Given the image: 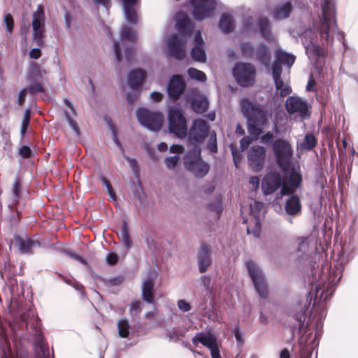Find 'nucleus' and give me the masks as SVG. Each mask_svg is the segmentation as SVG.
Returning a JSON list of instances; mask_svg holds the SVG:
<instances>
[{"mask_svg": "<svg viewBox=\"0 0 358 358\" xmlns=\"http://www.w3.org/2000/svg\"><path fill=\"white\" fill-rule=\"evenodd\" d=\"M117 236L120 241L124 245V247L129 250L132 245V240L129 234V229L128 224L124 221L120 232L117 233Z\"/></svg>", "mask_w": 358, "mask_h": 358, "instance_id": "c85d7f7f", "label": "nucleus"}, {"mask_svg": "<svg viewBox=\"0 0 358 358\" xmlns=\"http://www.w3.org/2000/svg\"><path fill=\"white\" fill-rule=\"evenodd\" d=\"M99 179L102 182L103 185L106 186L108 194L113 201H117L116 194L110 182V181L103 175H100Z\"/></svg>", "mask_w": 358, "mask_h": 358, "instance_id": "37998d69", "label": "nucleus"}, {"mask_svg": "<svg viewBox=\"0 0 358 358\" xmlns=\"http://www.w3.org/2000/svg\"><path fill=\"white\" fill-rule=\"evenodd\" d=\"M137 118L143 127L154 131H158L164 122L163 114L152 112L145 108H139L136 111Z\"/></svg>", "mask_w": 358, "mask_h": 358, "instance_id": "6e6552de", "label": "nucleus"}, {"mask_svg": "<svg viewBox=\"0 0 358 358\" xmlns=\"http://www.w3.org/2000/svg\"><path fill=\"white\" fill-rule=\"evenodd\" d=\"M258 26L262 37L268 42L273 41L275 38L271 30L270 21L266 17L258 20Z\"/></svg>", "mask_w": 358, "mask_h": 358, "instance_id": "393cba45", "label": "nucleus"}, {"mask_svg": "<svg viewBox=\"0 0 358 358\" xmlns=\"http://www.w3.org/2000/svg\"><path fill=\"white\" fill-rule=\"evenodd\" d=\"M219 27L224 33L228 34L231 32L235 28V24L231 15L229 14L222 15Z\"/></svg>", "mask_w": 358, "mask_h": 358, "instance_id": "c756f323", "label": "nucleus"}, {"mask_svg": "<svg viewBox=\"0 0 358 358\" xmlns=\"http://www.w3.org/2000/svg\"><path fill=\"white\" fill-rule=\"evenodd\" d=\"M114 51L117 62H120L122 61V57L121 53L120 45L118 41L114 42Z\"/></svg>", "mask_w": 358, "mask_h": 358, "instance_id": "e2e57ef3", "label": "nucleus"}, {"mask_svg": "<svg viewBox=\"0 0 358 358\" xmlns=\"http://www.w3.org/2000/svg\"><path fill=\"white\" fill-rule=\"evenodd\" d=\"M207 148L212 153H216L217 152V137L216 133L214 131L210 133V138L207 144Z\"/></svg>", "mask_w": 358, "mask_h": 358, "instance_id": "a18cd8bd", "label": "nucleus"}, {"mask_svg": "<svg viewBox=\"0 0 358 358\" xmlns=\"http://www.w3.org/2000/svg\"><path fill=\"white\" fill-rule=\"evenodd\" d=\"M180 159L178 155L166 157L164 159L165 164L169 169H173L178 164Z\"/></svg>", "mask_w": 358, "mask_h": 358, "instance_id": "8fccbe9b", "label": "nucleus"}, {"mask_svg": "<svg viewBox=\"0 0 358 358\" xmlns=\"http://www.w3.org/2000/svg\"><path fill=\"white\" fill-rule=\"evenodd\" d=\"M120 35L122 41L134 42L136 39V32L131 28L128 27L122 28Z\"/></svg>", "mask_w": 358, "mask_h": 358, "instance_id": "58836bf2", "label": "nucleus"}, {"mask_svg": "<svg viewBox=\"0 0 358 358\" xmlns=\"http://www.w3.org/2000/svg\"><path fill=\"white\" fill-rule=\"evenodd\" d=\"M194 7L193 15L196 20L209 17L216 6L215 0H191Z\"/></svg>", "mask_w": 358, "mask_h": 358, "instance_id": "ddd939ff", "label": "nucleus"}, {"mask_svg": "<svg viewBox=\"0 0 358 358\" xmlns=\"http://www.w3.org/2000/svg\"><path fill=\"white\" fill-rule=\"evenodd\" d=\"M285 106L288 113H297L302 120L308 119L310 117V106L299 96H289L285 101Z\"/></svg>", "mask_w": 358, "mask_h": 358, "instance_id": "9b49d317", "label": "nucleus"}, {"mask_svg": "<svg viewBox=\"0 0 358 358\" xmlns=\"http://www.w3.org/2000/svg\"><path fill=\"white\" fill-rule=\"evenodd\" d=\"M209 131L208 123L202 119L194 120L189 131L188 145L199 146L207 136Z\"/></svg>", "mask_w": 358, "mask_h": 358, "instance_id": "9d476101", "label": "nucleus"}, {"mask_svg": "<svg viewBox=\"0 0 358 358\" xmlns=\"http://www.w3.org/2000/svg\"><path fill=\"white\" fill-rule=\"evenodd\" d=\"M31 119V110L30 109L27 108L25 110L24 113V116L21 125V129H20V134L21 136L23 137L24 136L25 134L27 131L28 127L29 125Z\"/></svg>", "mask_w": 358, "mask_h": 358, "instance_id": "79ce46f5", "label": "nucleus"}, {"mask_svg": "<svg viewBox=\"0 0 358 358\" xmlns=\"http://www.w3.org/2000/svg\"><path fill=\"white\" fill-rule=\"evenodd\" d=\"M118 262V256L116 253L110 252L107 255V262L110 265H115Z\"/></svg>", "mask_w": 358, "mask_h": 358, "instance_id": "0e129e2a", "label": "nucleus"}, {"mask_svg": "<svg viewBox=\"0 0 358 358\" xmlns=\"http://www.w3.org/2000/svg\"><path fill=\"white\" fill-rule=\"evenodd\" d=\"M210 252L209 247L206 244H202L198 255L199 272L201 273H205L211 265Z\"/></svg>", "mask_w": 358, "mask_h": 358, "instance_id": "4be33fe9", "label": "nucleus"}, {"mask_svg": "<svg viewBox=\"0 0 358 358\" xmlns=\"http://www.w3.org/2000/svg\"><path fill=\"white\" fill-rule=\"evenodd\" d=\"M292 10V6L290 2H286L281 6L275 8L272 12V17L275 20H282L287 18Z\"/></svg>", "mask_w": 358, "mask_h": 358, "instance_id": "bb28decb", "label": "nucleus"}, {"mask_svg": "<svg viewBox=\"0 0 358 358\" xmlns=\"http://www.w3.org/2000/svg\"><path fill=\"white\" fill-rule=\"evenodd\" d=\"M275 59L272 64V71H275V68L282 73V65H285L290 68L294 63L296 57L290 53L286 52L281 49H277L275 51Z\"/></svg>", "mask_w": 358, "mask_h": 358, "instance_id": "a211bd4d", "label": "nucleus"}, {"mask_svg": "<svg viewBox=\"0 0 358 358\" xmlns=\"http://www.w3.org/2000/svg\"><path fill=\"white\" fill-rule=\"evenodd\" d=\"M36 345L40 348L41 351L44 356H45L46 353L48 355V348L46 347L44 344L41 333L39 334L38 338H37Z\"/></svg>", "mask_w": 358, "mask_h": 358, "instance_id": "6e6d98bb", "label": "nucleus"}, {"mask_svg": "<svg viewBox=\"0 0 358 358\" xmlns=\"http://www.w3.org/2000/svg\"><path fill=\"white\" fill-rule=\"evenodd\" d=\"M280 187H281L280 194L282 195H283V196L284 195H290V196L295 195L294 193L296 191V188H294L290 185L288 186L286 184H284L283 182Z\"/></svg>", "mask_w": 358, "mask_h": 358, "instance_id": "5fc2aeb1", "label": "nucleus"}, {"mask_svg": "<svg viewBox=\"0 0 358 358\" xmlns=\"http://www.w3.org/2000/svg\"><path fill=\"white\" fill-rule=\"evenodd\" d=\"M191 55L192 59L196 62H206V55L204 45H194L191 51Z\"/></svg>", "mask_w": 358, "mask_h": 358, "instance_id": "473e14b6", "label": "nucleus"}, {"mask_svg": "<svg viewBox=\"0 0 358 358\" xmlns=\"http://www.w3.org/2000/svg\"><path fill=\"white\" fill-rule=\"evenodd\" d=\"M189 22L188 15L185 13H180L178 15L176 27L178 31L186 32Z\"/></svg>", "mask_w": 358, "mask_h": 358, "instance_id": "c9c22d12", "label": "nucleus"}, {"mask_svg": "<svg viewBox=\"0 0 358 358\" xmlns=\"http://www.w3.org/2000/svg\"><path fill=\"white\" fill-rule=\"evenodd\" d=\"M273 134L271 131H268L261 137V142L264 144H270L273 143Z\"/></svg>", "mask_w": 358, "mask_h": 358, "instance_id": "052dcab7", "label": "nucleus"}, {"mask_svg": "<svg viewBox=\"0 0 358 358\" xmlns=\"http://www.w3.org/2000/svg\"><path fill=\"white\" fill-rule=\"evenodd\" d=\"M208 209L216 212L217 217H219L220 213L222 212V201L219 199H216L213 203H210L208 205Z\"/></svg>", "mask_w": 358, "mask_h": 358, "instance_id": "de8ad7c7", "label": "nucleus"}, {"mask_svg": "<svg viewBox=\"0 0 358 358\" xmlns=\"http://www.w3.org/2000/svg\"><path fill=\"white\" fill-rule=\"evenodd\" d=\"M169 130L180 138L187 134V120L182 111L178 108H171L168 113Z\"/></svg>", "mask_w": 358, "mask_h": 358, "instance_id": "423d86ee", "label": "nucleus"}, {"mask_svg": "<svg viewBox=\"0 0 358 358\" xmlns=\"http://www.w3.org/2000/svg\"><path fill=\"white\" fill-rule=\"evenodd\" d=\"M282 185L281 176L277 171L266 173L262 182V189L264 195H270L278 190Z\"/></svg>", "mask_w": 358, "mask_h": 358, "instance_id": "4468645a", "label": "nucleus"}, {"mask_svg": "<svg viewBox=\"0 0 358 358\" xmlns=\"http://www.w3.org/2000/svg\"><path fill=\"white\" fill-rule=\"evenodd\" d=\"M192 343L194 345H196L198 343H201L203 345L208 348L210 350L211 355L215 352H217L220 351L216 338L210 334L206 336L203 333L197 334L192 338Z\"/></svg>", "mask_w": 358, "mask_h": 358, "instance_id": "aec40b11", "label": "nucleus"}, {"mask_svg": "<svg viewBox=\"0 0 358 358\" xmlns=\"http://www.w3.org/2000/svg\"><path fill=\"white\" fill-rule=\"evenodd\" d=\"M27 93H29V92L26 88L22 89L20 92L17 97V103L19 106H22L24 103Z\"/></svg>", "mask_w": 358, "mask_h": 358, "instance_id": "680f3d73", "label": "nucleus"}, {"mask_svg": "<svg viewBox=\"0 0 358 358\" xmlns=\"http://www.w3.org/2000/svg\"><path fill=\"white\" fill-rule=\"evenodd\" d=\"M166 336L169 338L170 340H173L174 338L178 339L183 335L179 329L174 328L169 331Z\"/></svg>", "mask_w": 358, "mask_h": 358, "instance_id": "bf43d9fd", "label": "nucleus"}, {"mask_svg": "<svg viewBox=\"0 0 358 358\" xmlns=\"http://www.w3.org/2000/svg\"><path fill=\"white\" fill-rule=\"evenodd\" d=\"M301 203L298 195H292L285 201L284 208L287 214L296 216L301 212Z\"/></svg>", "mask_w": 358, "mask_h": 358, "instance_id": "5701e85b", "label": "nucleus"}, {"mask_svg": "<svg viewBox=\"0 0 358 358\" xmlns=\"http://www.w3.org/2000/svg\"><path fill=\"white\" fill-rule=\"evenodd\" d=\"M252 139L250 136H246L242 138L240 141V147L242 150H245L248 149L250 143H252Z\"/></svg>", "mask_w": 358, "mask_h": 358, "instance_id": "13d9d810", "label": "nucleus"}, {"mask_svg": "<svg viewBox=\"0 0 358 358\" xmlns=\"http://www.w3.org/2000/svg\"><path fill=\"white\" fill-rule=\"evenodd\" d=\"M184 164L187 170L196 178L204 177L209 171V164L202 160L201 148L195 146L187 152L185 157Z\"/></svg>", "mask_w": 358, "mask_h": 358, "instance_id": "f03ea898", "label": "nucleus"}, {"mask_svg": "<svg viewBox=\"0 0 358 358\" xmlns=\"http://www.w3.org/2000/svg\"><path fill=\"white\" fill-rule=\"evenodd\" d=\"M266 150L260 145L252 146L248 153V164L255 172L262 171L264 166Z\"/></svg>", "mask_w": 358, "mask_h": 358, "instance_id": "f8f14e48", "label": "nucleus"}, {"mask_svg": "<svg viewBox=\"0 0 358 358\" xmlns=\"http://www.w3.org/2000/svg\"><path fill=\"white\" fill-rule=\"evenodd\" d=\"M118 334L121 338H127L129 335L130 324L127 319H120L117 323Z\"/></svg>", "mask_w": 358, "mask_h": 358, "instance_id": "f704fd0d", "label": "nucleus"}, {"mask_svg": "<svg viewBox=\"0 0 358 358\" xmlns=\"http://www.w3.org/2000/svg\"><path fill=\"white\" fill-rule=\"evenodd\" d=\"M186 87L185 82L180 75L173 76L167 85V92L170 99L175 101L179 99Z\"/></svg>", "mask_w": 358, "mask_h": 358, "instance_id": "f3484780", "label": "nucleus"}, {"mask_svg": "<svg viewBox=\"0 0 358 358\" xmlns=\"http://www.w3.org/2000/svg\"><path fill=\"white\" fill-rule=\"evenodd\" d=\"M64 115H65L66 118L68 120L69 124L71 125L72 129L75 131V133L76 134L79 135L80 134V128H79V126H78V123L76 122V121H75L72 118V117L71 116V115L69 114V113L68 111H65Z\"/></svg>", "mask_w": 358, "mask_h": 358, "instance_id": "603ef678", "label": "nucleus"}, {"mask_svg": "<svg viewBox=\"0 0 358 358\" xmlns=\"http://www.w3.org/2000/svg\"><path fill=\"white\" fill-rule=\"evenodd\" d=\"M272 150L279 167L283 171L287 170L294 153L290 143L284 138H278L273 142Z\"/></svg>", "mask_w": 358, "mask_h": 358, "instance_id": "7ed1b4c3", "label": "nucleus"}, {"mask_svg": "<svg viewBox=\"0 0 358 358\" xmlns=\"http://www.w3.org/2000/svg\"><path fill=\"white\" fill-rule=\"evenodd\" d=\"M317 140L315 136L312 133H307L301 144L302 149L306 150H312L317 145Z\"/></svg>", "mask_w": 358, "mask_h": 358, "instance_id": "2f4dec72", "label": "nucleus"}, {"mask_svg": "<svg viewBox=\"0 0 358 358\" xmlns=\"http://www.w3.org/2000/svg\"><path fill=\"white\" fill-rule=\"evenodd\" d=\"M308 247V244L307 242V238L301 237L299 238V250L306 252V249Z\"/></svg>", "mask_w": 358, "mask_h": 358, "instance_id": "69168bd1", "label": "nucleus"}, {"mask_svg": "<svg viewBox=\"0 0 358 358\" xmlns=\"http://www.w3.org/2000/svg\"><path fill=\"white\" fill-rule=\"evenodd\" d=\"M188 76L194 80L200 81V82H206L207 80V77L206 74L195 68H189L187 71Z\"/></svg>", "mask_w": 358, "mask_h": 358, "instance_id": "4c0bfd02", "label": "nucleus"}, {"mask_svg": "<svg viewBox=\"0 0 358 358\" xmlns=\"http://www.w3.org/2000/svg\"><path fill=\"white\" fill-rule=\"evenodd\" d=\"M142 298L148 303L154 302V282L151 279H147L142 285Z\"/></svg>", "mask_w": 358, "mask_h": 358, "instance_id": "a878e982", "label": "nucleus"}, {"mask_svg": "<svg viewBox=\"0 0 358 358\" xmlns=\"http://www.w3.org/2000/svg\"><path fill=\"white\" fill-rule=\"evenodd\" d=\"M169 150L171 153H178V154H181L184 152L185 150V148L182 145H178V144H175V145H172L170 148H169Z\"/></svg>", "mask_w": 358, "mask_h": 358, "instance_id": "774afa93", "label": "nucleus"}, {"mask_svg": "<svg viewBox=\"0 0 358 358\" xmlns=\"http://www.w3.org/2000/svg\"><path fill=\"white\" fill-rule=\"evenodd\" d=\"M233 76L239 85L250 87L255 82L256 69L250 63L238 62L233 69Z\"/></svg>", "mask_w": 358, "mask_h": 358, "instance_id": "39448f33", "label": "nucleus"}, {"mask_svg": "<svg viewBox=\"0 0 358 358\" xmlns=\"http://www.w3.org/2000/svg\"><path fill=\"white\" fill-rule=\"evenodd\" d=\"M126 18L128 22L135 24L137 23L138 18L134 7L124 8Z\"/></svg>", "mask_w": 358, "mask_h": 358, "instance_id": "c03bdc74", "label": "nucleus"}, {"mask_svg": "<svg viewBox=\"0 0 358 358\" xmlns=\"http://www.w3.org/2000/svg\"><path fill=\"white\" fill-rule=\"evenodd\" d=\"M257 57L262 64H267L270 59L269 50L268 47L264 44H260L257 49Z\"/></svg>", "mask_w": 358, "mask_h": 358, "instance_id": "72a5a7b5", "label": "nucleus"}, {"mask_svg": "<svg viewBox=\"0 0 358 358\" xmlns=\"http://www.w3.org/2000/svg\"><path fill=\"white\" fill-rule=\"evenodd\" d=\"M191 105L194 112L202 114L208 110L209 102L206 97H199L194 99Z\"/></svg>", "mask_w": 358, "mask_h": 358, "instance_id": "7c9ffc66", "label": "nucleus"}, {"mask_svg": "<svg viewBox=\"0 0 358 358\" xmlns=\"http://www.w3.org/2000/svg\"><path fill=\"white\" fill-rule=\"evenodd\" d=\"M8 208L10 210V215L6 217V221L11 227H16L22 219L20 204L8 203Z\"/></svg>", "mask_w": 358, "mask_h": 358, "instance_id": "b1692460", "label": "nucleus"}, {"mask_svg": "<svg viewBox=\"0 0 358 358\" xmlns=\"http://www.w3.org/2000/svg\"><path fill=\"white\" fill-rule=\"evenodd\" d=\"M138 90H134L133 92H129L127 94V100L129 104H133L138 97Z\"/></svg>", "mask_w": 358, "mask_h": 358, "instance_id": "338daca9", "label": "nucleus"}, {"mask_svg": "<svg viewBox=\"0 0 358 358\" xmlns=\"http://www.w3.org/2000/svg\"><path fill=\"white\" fill-rule=\"evenodd\" d=\"M282 73L280 70L275 68V71H272V76L274 81L275 87L277 91H280V95L282 97L289 95L292 90L290 85L287 83H284L282 78Z\"/></svg>", "mask_w": 358, "mask_h": 358, "instance_id": "412c9836", "label": "nucleus"}, {"mask_svg": "<svg viewBox=\"0 0 358 358\" xmlns=\"http://www.w3.org/2000/svg\"><path fill=\"white\" fill-rule=\"evenodd\" d=\"M22 192V181L20 176H17L12 185L11 194L13 196L12 201L10 203L20 204Z\"/></svg>", "mask_w": 358, "mask_h": 358, "instance_id": "cd10ccee", "label": "nucleus"}, {"mask_svg": "<svg viewBox=\"0 0 358 358\" xmlns=\"http://www.w3.org/2000/svg\"><path fill=\"white\" fill-rule=\"evenodd\" d=\"M310 53L316 57V59L320 58H325L327 57V51L324 48L317 44H311L309 45Z\"/></svg>", "mask_w": 358, "mask_h": 358, "instance_id": "e433bc0d", "label": "nucleus"}, {"mask_svg": "<svg viewBox=\"0 0 358 358\" xmlns=\"http://www.w3.org/2000/svg\"><path fill=\"white\" fill-rule=\"evenodd\" d=\"M18 153L23 159L30 158L32 155V151L27 145H22L19 149Z\"/></svg>", "mask_w": 358, "mask_h": 358, "instance_id": "864d4df0", "label": "nucleus"}, {"mask_svg": "<svg viewBox=\"0 0 358 358\" xmlns=\"http://www.w3.org/2000/svg\"><path fill=\"white\" fill-rule=\"evenodd\" d=\"M322 21L320 27V36L327 38L329 36L331 28L334 26L337 27L336 20V8L334 3L329 0H324L322 4Z\"/></svg>", "mask_w": 358, "mask_h": 358, "instance_id": "0eeeda50", "label": "nucleus"}, {"mask_svg": "<svg viewBox=\"0 0 358 358\" xmlns=\"http://www.w3.org/2000/svg\"><path fill=\"white\" fill-rule=\"evenodd\" d=\"M241 50L243 57L252 58L255 55V47L249 42L243 43L241 45Z\"/></svg>", "mask_w": 358, "mask_h": 358, "instance_id": "ea45409f", "label": "nucleus"}, {"mask_svg": "<svg viewBox=\"0 0 358 358\" xmlns=\"http://www.w3.org/2000/svg\"><path fill=\"white\" fill-rule=\"evenodd\" d=\"M246 266L259 296L262 299L267 298L268 289L262 271L252 261H248Z\"/></svg>", "mask_w": 358, "mask_h": 358, "instance_id": "1a4fd4ad", "label": "nucleus"}, {"mask_svg": "<svg viewBox=\"0 0 358 358\" xmlns=\"http://www.w3.org/2000/svg\"><path fill=\"white\" fill-rule=\"evenodd\" d=\"M4 23L8 33L11 34L14 27V20L11 14L8 13L4 16Z\"/></svg>", "mask_w": 358, "mask_h": 358, "instance_id": "3c124183", "label": "nucleus"}, {"mask_svg": "<svg viewBox=\"0 0 358 358\" xmlns=\"http://www.w3.org/2000/svg\"><path fill=\"white\" fill-rule=\"evenodd\" d=\"M178 307L182 312H187L191 310V305L184 299H180L178 301Z\"/></svg>", "mask_w": 358, "mask_h": 358, "instance_id": "4d7b16f0", "label": "nucleus"}, {"mask_svg": "<svg viewBox=\"0 0 358 358\" xmlns=\"http://www.w3.org/2000/svg\"><path fill=\"white\" fill-rule=\"evenodd\" d=\"M147 77V73L141 69L131 70L128 73V84L132 90H138Z\"/></svg>", "mask_w": 358, "mask_h": 358, "instance_id": "6ab92c4d", "label": "nucleus"}, {"mask_svg": "<svg viewBox=\"0 0 358 358\" xmlns=\"http://www.w3.org/2000/svg\"><path fill=\"white\" fill-rule=\"evenodd\" d=\"M187 41L185 38L177 34L171 36L168 48L171 56L177 59H182L186 55L185 46Z\"/></svg>", "mask_w": 358, "mask_h": 358, "instance_id": "2eb2a0df", "label": "nucleus"}, {"mask_svg": "<svg viewBox=\"0 0 358 358\" xmlns=\"http://www.w3.org/2000/svg\"><path fill=\"white\" fill-rule=\"evenodd\" d=\"M26 89L28 90L29 94L31 95L45 92L43 84L38 81L31 82Z\"/></svg>", "mask_w": 358, "mask_h": 358, "instance_id": "a19ab883", "label": "nucleus"}, {"mask_svg": "<svg viewBox=\"0 0 358 358\" xmlns=\"http://www.w3.org/2000/svg\"><path fill=\"white\" fill-rule=\"evenodd\" d=\"M243 113L247 117L248 132L255 138H258L262 133L267 123V115L263 108L254 104L249 99L241 101Z\"/></svg>", "mask_w": 358, "mask_h": 358, "instance_id": "f257e3e1", "label": "nucleus"}, {"mask_svg": "<svg viewBox=\"0 0 358 358\" xmlns=\"http://www.w3.org/2000/svg\"><path fill=\"white\" fill-rule=\"evenodd\" d=\"M15 245L21 255H32L34 254L35 248H41V242L38 239H34V236L29 238H22L20 236H15Z\"/></svg>", "mask_w": 358, "mask_h": 358, "instance_id": "dca6fc26", "label": "nucleus"}, {"mask_svg": "<svg viewBox=\"0 0 358 358\" xmlns=\"http://www.w3.org/2000/svg\"><path fill=\"white\" fill-rule=\"evenodd\" d=\"M141 312V303L139 300L132 301L129 306V313L131 316H136Z\"/></svg>", "mask_w": 358, "mask_h": 358, "instance_id": "09e8293b", "label": "nucleus"}, {"mask_svg": "<svg viewBox=\"0 0 358 358\" xmlns=\"http://www.w3.org/2000/svg\"><path fill=\"white\" fill-rule=\"evenodd\" d=\"M45 11L43 6L40 4L37 6L36 10L31 15L32 40L39 47H43L45 44V34L46 29L45 26Z\"/></svg>", "mask_w": 358, "mask_h": 358, "instance_id": "20e7f679", "label": "nucleus"}, {"mask_svg": "<svg viewBox=\"0 0 358 358\" xmlns=\"http://www.w3.org/2000/svg\"><path fill=\"white\" fill-rule=\"evenodd\" d=\"M301 176L299 173L294 171L290 173L289 178V183L290 186L294 188H297L301 185Z\"/></svg>", "mask_w": 358, "mask_h": 358, "instance_id": "49530a36", "label": "nucleus"}]
</instances>
